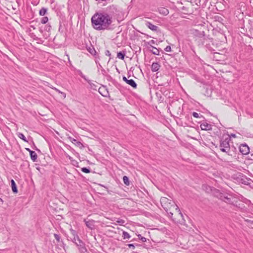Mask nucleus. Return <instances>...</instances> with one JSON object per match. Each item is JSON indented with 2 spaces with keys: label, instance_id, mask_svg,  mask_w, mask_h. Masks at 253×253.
I'll return each instance as SVG.
<instances>
[{
  "label": "nucleus",
  "instance_id": "f257e3e1",
  "mask_svg": "<svg viewBox=\"0 0 253 253\" xmlns=\"http://www.w3.org/2000/svg\"><path fill=\"white\" fill-rule=\"evenodd\" d=\"M93 28L98 30H105L112 22V17L106 13L95 14L91 18Z\"/></svg>",
  "mask_w": 253,
  "mask_h": 253
},
{
  "label": "nucleus",
  "instance_id": "f03ea898",
  "mask_svg": "<svg viewBox=\"0 0 253 253\" xmlns=\"http://www.w3.org/2000/svg\"><path fill=\"white\" fill-rule=\"evenodd\" d=\"M160 202L162 206L168 213L169 217H172L173 215V213L170 211L171 208H172L173 209H174L176 212H177L178 216L181 218V220L178 219L177 220H175V221L180 223H183L184 222L185 220L183 218V215L182 213H181L178 207L175 205L173 201H172L171 200L169 199L166 197H162L160 199Z\"/></svg>",
  "mask_w": 253,
  "mask_h": 253
},
{
  "label": "nucleus",
  "instance_id": "7ed1b4c3",
  "mask_svg": "<svg viewBox=\"0 0 253 253\" xmlns=\"http://www.w3.org/2000/svg\"><path fill=\"white\" fill-rule=\"evenodd\" d=\"M230 140V138L229 137H227L224 139H221L219 148L222 152L226 153L229 156H232L235 154L234 152L235 148L234 147H230L229 143Z\"/></svg>",
  "mask_w": 253,
  "mask_h": 253
},
{
  "label": "nucleus",
  "instance_id": "20e7f679",
  "mask_svg": "<svg viewBox=\"0 0 253 253\" xmlns=\"http://www.w3.org/2000/svg\"><path fill=\"white\" fill-rule=\"evenodd\" d=\"M211 53L210 56L212 58L213 60L215 61H220L223 59V51H221L222 52H215L214 50H211Z\"/></svg>",
  "mask_w": 253,
  "mask_h": 253
},
{
  "label": "nucleus",
  "instance_id": "39448f33",
  "mask_svg": "<svg viewBox=\"0 0 253 253\" xmlns=\"http://www.w3.org/2000/svg\"><path fill=\"white\" fill-rule=\"evenodd\" d=\"M219 199L225 203L232 205L234 204L235 199L231 196H227L225 194H221L219 196Z\"/></svg>",
  "mask_w": 253,
  "mask_h": 253
},
{
  "label": "nucleus",
  "instance_id": "423d86ee",
  "mask_svg": "<svg viewBox=\"0 0 253 253\" xmlns=\"http://www.w3.org/2000/svg\"><path fill=\"white\" fill-rule=\"evenodd\" d=\"M86 49L89 52V53L95 58V62L96 64H97L98 63V60H100V57L99 56V49L97 48V50H95V48Z\"/></svg>",
  "mask_w": 253,
  "mask_h": 253
},
{
  "label": "nucleus",
  "instance_id": "0eeeda50",
  "mask_svg": "<svg viewBox=\"0 0 253 253\" xmlns=\"http://www.w3.org/2000/svg\"><path fill=\"white\" fill-rule=\"evenodd\" d=\"M77 239L78 242H75V244L78 247L80 252L83 253L86 252V249L85 247L84 243L79 238V237Z\"/></svg>",
  "mask_w": 253,
  "mask_h": 253
},
{
  "label": "nucleus",
  "instance_id": "6e6552de",
  "mask_svg": "<svg viewBox=\"0 0 253 253\" xmlns=\"http://www.w3.org/2000/svg\"><path fill=\"white\" fill-rule=\"evenodd\" d=\"M239 150L244 155L248 154L250 152V148L246 144H242L239 147Z\"/></svg>",
  "mask_w": 253,
  "mask_h": 253
},
{
  "label": "nucleus",
  "instance_id": "1a4fd4ad",
  "mask_svg": "<svg viewBox=\"0 0 253 253\" xmlns=\"http://www.w3.org/2000/svg\"><path fill=\"white\" fill-rule=\"evenodd\" d=\"M85 225L90 230H93L95 228V221L94 220H87L86 219H84V220Z\"/></svg>",
  "mask_w": 253,
  "mask_h": 253
},
{
  "label": "nucleus",
  "instance_id": "9d476101",
  "mask_svg": "<svg viewBox=\"0 0 253 253\" xmlns=\"http://www.w3.org/2000/svg\"><path fill=\"white\" fill-rule=\"evenodd\" d=\"M123 80L124 81L126 82L127 84L130 85L133 88H136L137 84L133 80H132V79L128 80L125 76H124L123 77Z\"/></svg>",
  "mask_w": 253,
  "mask_h": 253
},
{
  "label": "nucleus",
  "instance_id": "9b49d317",
  "mask_svg": "<svg viewBox=\"0 0 253 253\" xmlns=\"http://www.w3.org/2000/svg\"><path fill=\"white\" fill-rule=\"evenodd\" d=\"M200 127L202 130H210L212 129V126L206 122L203 123L201 124Z\"/></svg>",
  "mask_w": 253,
  "mask_h": 253
},
{
  "label": "nucleus",
  "instance_id": "f8f14e48",
  "mask_svg": "<svg viewBox=\"0 0 253 253\" xmlns=\"http://www.w3.org/2000/svg\"><path fill=\"white\" fill-rule=\"evenodd\" d=\"M145 25L148 28L153 31L157 32L159 30V27L158 26L152 24L150 22H146Z\"/></svg>",
  "mask_w": 253,
  "mask_h": 253
},
{
  "label": "nucleus",
  "instance_id": "ddd939ff",
  "mask_svg": "<svg viewBox=\"0 0 253 253\" xmlns=\"http://www.w3.org/2000/svg\"><path fill=\"white\" fill-rule=\"evenodd\" d=\"M68 139L70 140V141L74 143L76 146L80 147V148H82L83 147H84L83 144L81 142L78 141L76 139L71 137H69Z\"/></svg>",
  "mask_w": 253,
  "mask_h": 253
},
{
  "label": "nucleus",
  "instance_id": "4468645a",
  "mask_svg": "<svg viewBox=\"0 0 253 253\" xmlns=\"http://www.w3.org/2000/svg\"><path fill=\"white\" fill-rule=\"evenodd\" d=\"M160 67V64L157 62H153L151 65V70L152 72L158 71Z\"/></svg>",
  "mask_w": 253,
  "mask_h": 253
},
{
  "label": "nucleus",
  "instance_id": "2eb2a0df",
  "mask_svg": "<svg viewBox=\"0 0 253 253\" xmlns=\"http://www.w3.org/2000/svg\"><path fill=\"white\" fill-rule=\"evenodd\" d=\"M11 188H12V192L14 193H17L18 190L17 188V186H16V183L15 182V181L13 179L11 180Z\"/></svg>",
  "mask_w": 253,
  "mask_h": 253
},
{
  "label": "nucleus",
  "instance_id": "dca6fc26",
  "mask_svg": "<svg viewBox=\"0 0 253 253\" xmlns=\"http://www.w3.org/2000/svg\"><path fill=\"white\" fill-rule=\"evenodd\" d=\"M30 155L31 160L34 162H37L38 156L35 151H31Z\"/></svg>",
  "mask_w": 253,
  "mask_h": 253
},
{
  "label": "nucleus",
  "instance_id": "f3484780",
  "mask_svg": "<svg viewBox=\"0 0 253 253\" xmlns=\"http://www.w3.org/2000/svg\"><path fill=\"white\" fill-rule=\"evenodd\" d=\"M126 55V51L124 50L117 53V57L120 59L124 60Z\"/></svg>",
  "mask_w": 253,
  "mask_h": 253
},
{
  "label": "nucleus",
  "instance_id": "a211bd4d",
  "mask_svg": "<svg viewBox=\"0 0 253 253\" xmlns=\"http://www.w3.org/2000/svg\"><path fill=\"white\" fill-rule=\"evenodd\" d=\"M159 11L161 14L164 15H167L169 14V10L167 8L164 7H161L159 9Z\"/></svg>",
  "mask_w": 253,
  "mask_h": 253
},
{
  "label": "nucleus",
  "instance_id": "6ab92c4d",
  "mask_svg": "<svg viewBox=\"0 0 253 253\" xmlns=\"http://www.w3.org/2000/svg\"><path fill=\"white\" fill-rule=\"evenodd\" d=\"M47 9L44 7H42L41 9L39 12V14L41 16H44L47 13Z\"/></svg>",
  "mask_w": 253,
  "mask_h": 253
},
{
  "label": "nucleus",
  "instance_id": "aec40b11",
  "mask_svg": "<svg viewBox=\"0 0 253 253\" xmlns=\"http://www.w3.org/2000/svg\"><path fill=\"white\" fill-rule=\"evenodd\" d=\"M123 181H124V183L127 186H128L129 185V179H128V178L127 176H123Z\"/></svg>",
  "mask_w": 253,
  "mask_h": 253
},
{
  "label": "nucleus",
  "instance_id": "412c9836",
  "mask_svg": "<svg viewBox=\"0 0 253 253\" xmlns=\"http://www.w3.org/2000/svg\"><path fill=\"white\" fill-rule=\"evenodd\" d=\"M122 236L124 239H129L130 238L129 234L127 232L124 231L123 232Z\"/></svg>",
  "mask_w": 253,
  "mask_h": 253
},
{
  "label": "nucleus",
  "instance_id": "4be33fe9",
  "mask_svg": "<svg viewBox=\"0 0 253 253\" xmlns=\"http://www.w3.org/2000/svg\"><path fill=\"white\" fill-rule=\"evenodd\" d=\"M18 136L21 139H22L25 142H28L26 138L24 136V135L22 133H18Z\"/></svg>",
  "mask_w": 253,
  "mask_h": 253
},
{
  "label": "nucleus",
  "instance_id": "5701e85b",
  "mask_svg": "<svg viewBox=\"0 0 253 253\" xmlns=\"http://www.w3.org/2000/svg\"><path fill=\"white\" fill-rule=\"evenodd\" d=\"M165 50L166 51V52H168L169 53H170V54H169V55H170V56H173L175 53L176 52H173V50H172V48H164Z\"/></svg>",
  "mask_w": 253,
  "mask_h": 253
},
{
  "label": "nucleus",
  "instance_id": "b1692460",
  "mask_svg": "<svg viewBox=\"0 0 253 253\" xmlns=\"http://www.w3.org/2000/svg\"><path fill=\"white\" fill-rule=\"evenodd\" d=\"M151 51L152 53L155 55H159L160 53L159 48H152Z\"/></svg>",
  "mask_w": 253,
  "mask_h": 253
},
{
  "label": "nucleus",
  "instance_id": "393cba45",
  "mask_svg": "<svg viewBox=\"0 0 253 253\" xmlns=\"http://www.w3.org/2000/svg\"><path fill=\"white\" fill-rule=\"evenodd\" d=\"M81 170L83 172H84V173H89L90 172V169L87 168L86 167L82 168V169H81Z\"/></svg>",
  "mask_w": 253,
  "mask_h": 253
},
{
  "label": "nucleus",
  "instance_id": "a878e982",
  "mask_svg": "<svg viewBox=\"0 0 253 253\" xmlns=\"http://www.w3.org/2000/svg\"><path fill=\"white\" fill-rule=\"evenodd\" d=\"M48 20V17L46 16L43 17L41 19V23L43 24H46Z\"/></svg>",
  "mask_w": 253,
  "mask_h": 253
},
{
  "label": "nucleus",
  "instance_id": "bb28decb",
  "mask_svg": "<svg viewBox=\"0 0 253 253\" xmlns=\"http://www.w3.org/2000/svg\"><path fill=\"white\" fill-rule=\"evenodd\" d=\"M192 115L194 117L196 118H204L202 115L200 116L198 113H197V112H193Z\"/></svg>",
  "mask_w": 253,
  "mask_h": 253
},
{
  "label": "nucleus",
  "instance_id": "cd10ccee",
  "mask_svg": "<svg viewBox=\"0 0 253 253\" xmlns=\"http://www.w3.org/2000/svg\"><path fill=\"white\" fill-rule=\"evenodd\" d=\"M137 236L138 237V239L140 240L142 242H146V238L144 237H142L140 234H138Z\"/></svg>",
  "mask_w": 253,
  "mask_h": 253
},
{
  "label": "nucleus",
  "instance_id": "c85d7f7f",
  "mask_svg": "<svg viewBox=\"0 0 253 253\" xmlns=\"http://www.w3.org/2000/svg\"><path fill=\"white\" fill-rule=\"evenodd\" d=\"M71 234H72V236H75V238H77V239H78L79 236H78V235H77V233H76V231H75V230H73V229H71Z\"/></svg>",
  "mask_w": 253,
  "mask_h": 253
},
{
  "label": "nucleus",
  "instance_id": "c756f323",
  "mask_svg": "<svg viewBox=\"0 0 253 253\" xmlns=\"http://www.w3.org/2000/svg\"><path fill=\"white\" fill-rule=\"evenodd\" d=\"M54 236L55 238V239L57 240V241L58 242H60V237L59 235L57 234H54Z\"/></svg>",
  "mask_w": 253,
  "mask_h": 253
},
{
  "label": "nucleus",
  "instance_id": "7c9ffc66",
  "mask_svg": "<svg viewBox=\"0 0 253 253\" xmlns=\"http://www.w3.org/2000/svg\"><path fill=\"white\" fill-rule=\"evenodd\" d=\"M127 246L129 248H132L133 249L135 248V245L133 244H127Z\"/></svg>",
  "mask_w": 253,
  "mask_h": 253
},
{
  "label": "nucleus",
  "instance_id": "2f4dec72",
  "mask_svg": "<svg viewBox=\"0 0 253 253\" xmlns=\"http://www.w3.org/2000/svg\"><path fill=\"white\" fill-rule=\"evenodd\" d=\"M105 55H107V56H111V53H110V52L109 50H106L105 51Z\"/></svg>",
  "mask_w": 253,
  "mask_h": 253
},
{
  "label": "nucleus",
  "instance_id": "473e14b6",
  "mask_svg": "<svg viewBox=\"0 0 253 253\" xmlns=\"http://www.w3.org/2000/svg\"><path fill=\"white\" fill-rule=\"evenodd\" d=\"M101 71L103 75H105L106 73V71L103 68L101 69Z\"/></svg>",
  "mask_w": 253,
  "mask_h": 253
},
{
  "label": "nucleus",
  "instance_id": "72a5a7b5",
  "mask_svg": "<svg viewBox=\"0 0 253 253\" xmlns=\"http://www.w3.org/2000/svg\"><path fill=\"white\" fill-rule=\"evenodd\" d=\"M72 241L74 243L78 242L77 238H75V236H73V238L72 239Z\"/></svg>",
  "mask_w": 253,
  "mask_h": 253
},
{
  "label": "nucleus",
  "instance_id": "f704fd0d",
  "mask_svg": "<svg viewBox=\"0 0 253 253\" xmlns=\"http://www.w3.org/2000/svg\"><path fill=\"white\" fill-rule=\"evenodd\" d=\"M26 150L27 151H28V152H29V153H30V152H31V151H32V150H31L30 149L28 148H26Z\"/></svg>",
  "mask_w": 253,
  "mask_h": 253
},
{
  "label": "nucleus",
  "instance_id": "c9c22d12",
  "mask_svg": "<svg viewBox=\"0 0 253 253\" xmlns=\"http://www.w3.org/2000/svg\"><path fill=\"white\" fill-rule=\"evenodd\" d=\"M50 27H51L50 26H47L46 30H47V31H49L50 29Z\"/></svg>",
  "mask_w": 253,
  "mask_h": 253
},
{
  "label": "nucleus",
  "instance_id": "e433bc0d",
  "mask_svg": "<svg viewBox=\"0 0 253 253\" xmlns=\"http://www.w3.org/2000/svg\"><path fill=\"white\" fill-rule=\"evenodd\" d=\"M97 64V65H97V66H98V67H100V68H102V69L103 68H102V66L101 65V64L99 63V62H98V63L97 64Z\"/></svg>",
  "mask_w": 253,
  "mask_h": 253
},
{
  "label": "nucleus",
  "instance_id": "4c0bfd02",
  "mask_svg": "<svg viewBox=\"0 0 253 253\" xmlns=\"http://www.w3.org/2000/svg\"><path fill=\"white\" fill-rule=\"evenodd\" d=\"M118 223H124V221L123 220H121L120 221H118Z\"/></svg>",
  "mask_w": 253,
  "mask_h": 253
},
{
  "label": "nucleus",
  "instance_id": "58836bf2",
  "mask_svg": "<svg viewBox=\"0 0 253 253\" xmlns=\"http://www.w3.org/2000/svg\"><path fill=\"white\" fill-rule=\"evenodd\" d=\"M140 51H141V48H139L138 51L136 50V51H135V52H136V53H137V52H140Z\"/></svg>",
  "mask_w": 253,
  "mask_h": 253
},
{
  "label": "nucleus",
  "instance_id": "ea45409f",
  "mask_svg": "<svg viewBox=\"0 0 253 253\" xmlns=\"http://www.w3.org/2000/svg\"><path fill=\"white\" fill-rule=\"evenodd\" d=\"M231 136H232L233 137H236V135L235 134H231Z\"/></svg>",
  "mask_w": 253,
  "mask_h": 253
},
{
  "label": "nucleus",
  "instance_id": "a19ab883",
  "mask_svg": "<svg viewBox=\"0 0 253 253\" xmlns=\"http://www.w3.org/2000/svg\"><path fill=\"white\" fill-rule=\"evenodd\" d=\"M31 28H33L34 29H35V28L33 26H31Z\"/></svg>",
  "mask_w": 253,
  "mask_h": 253
},
{
  "label": "nucleus",
  "instance_id": "79ce46f5",
  "mask_svg": "<svg viewBox=\"0 0 253 253\" xmlns=\"http://www.w3.org/2000/svg\"><path fill=\"white\" fill-rule=\"evenodd\" d=\"M56 90H57L58 92H60V93H62V92H60L59 90H58V89H56Z\"/></svg>",
  "mask_w": 253,
  "mask_h": 253
},
{
  "label": "nucleus",
  "instance_id": "37998d69",
  "mask_svg": "<svg viewBox=\"0 0 253 253\" xmlns=\"http://www.w3.org/2000/svg\"><path fill=\"white\" fill-rule=\"evenodd\" d=\"M166 47L169 48V47H170V46L169 45H168L166 46Z\"/></svg>",
  "mask_w": 253,
  "mask_h": 253
},
{
  "label": "nucleus",
  "instance_id": "c03bdc74",
  "mask_svg": "<svg viewBox=\"0 0 253 253\" xmlns=\"http://www.w3.org/2000/svg\"><path fill=\"white\" fill-rule=\"evenodd\" d=\"M151 42H152V43H154V41H153V40H152V41H151Z\"/></svg>",
  "mask_w": 253,
  "mask_h": 253
},
{
  "label": "nucleus",
  "instance_id": "a18cd8bd",
  "mask_svg": "<svg viewBox=\"0 0 253 253\" xmlns=\"http://www.w3.org/2000/svg\"><path fill=\"white\" fill-rule=\"evenodd\" d=\"M36 150H37V151H40V150L38 148H36Z\"/></svg>",
  "mask_w": 253,
  "mask_h": 253
},
{
  "label": "nucleus",
  "instance_id": "49530a36",
  "mask_svg": "<svg viewBox=\"0 0 253 253\" xmlns=\"http://www.w3.org/2000/svg\"><path fill=\"white\" fill-rule=\"evenodd\" d=\"M179 52H181L180 48H179V50H178Z\"/></svg>",
  "mask_w": 253,
  "mask_h": 253
},
{
  "label": "nucleus",
  "instance_id": "de8ad7c7",
  "mask_svg": "<svg viewBox=\"0 0 253 253\" xmlns=\"http://www.w3.org/2000/svg\"><path fill=\"white\" fill-rule=\"evenodd\" d=\"M0 201L3 202L2 199L0 198Z\"/></svg>",
  "mask_w": 253,
  "mask_h": 253
},
{
  "label": "nucleus",
  "instance_id": "09e8293b",
  "mask_svg": "<svg viewBox=\"0 0 253 253\" xmlns=\"http://www.w3.org/2000/svg\"><path fill=\"white\" fill-rule=\"evenodd\" d=\"M0 201L3 202L2 199L0 198Z\"/></svg>",
  "mask_w": 253,
  "mask_h": 253
},
{
  "label": "nucleus",
  "instance_id": "8fccbe9b",
  "mask_svg": "<svg viewBox=\"0 0 253 253\" xmlns=\"http://www.w3.org/2000/svg\"><path fill=\"white\" fill-rule=\"evenodd\" d=\"M136 246H139V245L138 244H136Z\"/></svg>",
  "mask_w": 253,
  "mask_h": 253
},
{
  "label": "nucleus",
  "instance_id": "3c124183",
  "mask_svg": "<svg viewBox=\"0 0 253 253\" xmlns=\"http://www.w3.org/2000/svg\"><path fill=\"white\" fill-rule=\"evenodd\" d=\"M151 47L154 48V47H154V46H151Z\"/></svg>",
  "mask_w": 253,
  "mask_h": 253
}]
</instances>
